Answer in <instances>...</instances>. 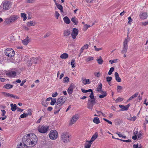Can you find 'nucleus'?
Instances as JSON below:
<instances>
[{
  "label": "nucleus",
  "mask_w": 148,
  "mask_h": 148,
  "mask_svg": "<svg viewBox=\"0 0 148 148\" xmlns=\"http://www.w3.org/2000/svg\"><path fill=\"white\" fill-rule=\"evenodd\" d=\"M23 141L24 143L27 147H33L36 144L37 138L34 134H28L25 135L23 138Z\"/></svg>",
  "instance_id": "f257e3e1"
},
{
  "label": "nucleus",
  "mask_w": 148,
  "mask_h": 148,
  "mask_svg": "<svg viewBox=\"0 0 148 148\" xmlns=\"http://www.w3.org/2000/svg\"><path fill=\"white\" fill-rule=\"evenodd\" d=\"M130 40V38L128 36L123 42V47L121 51L122 53H125L127 52L128 49V43Z\"/></svg>",
  "instance_id": "f03ea898"
},
{
  "label": "nucleus",
  "mask_w": 148,
  "mask_h": 148,
  "mask_svg": "<svg viewBox=\"0 0 148 148\" xmlns=\"http://www.w3.org/2000/svg\"><path fill=\"white\" fill-rule=\"evenodd\" d=\"M18 18V16L17 15H13L10 16L9 18L5 19L4 22L7 24H10L13 23L16 21Z\"/></svg>",
  "instance_id": "7ed1b4c3"
},
{
  "label": "nucleus",
  "mask_w": 148,
  "mask_h": 148,
  "mask_svg": "<svg viewBox=\"0 0 148 148\" xmlns=\"http://www.w3.org/2000/svg\"><path fill=\"white\" fill-rule=\"evenodd\" d=\"M69 136L66 132H63L61 135V139L64 143H66L69 141Z\"/></svg>",
  "instance_id": "20e7f679"
},
{
  "label": "nucleus",
  "mask_w": 148,
  "mask_h": 148,
  "mask_svg": "<svg viewBox=\"0 0 148 148\" xmlns=\"http://www.w3.org/2000/svg\"><path fill=\"white\" fill-rule=\"evenodd\" d=\"M5 54L9 57H12L15 54L14 51L11 48H8L5 51Z\"/></svg>",
  "instance_id": "39448f33"
},
{
  "label": "nucleus",
  "mask_w": 148,
  "mask_h": 148,
  "mask_svg": "<svg viewBox=\"0 0 148 148\" xmlns=\"http://www.w3.org/2000/svg\"><path fill=\"white\" fill-rule=\"evenodd\" d=\"M12 2L9 1L3 2L2 5L3 8L5 10H8L11 7Z\"/></svg>",
  "instance_id": "423d86ee"
},
{
  "label": "nucleus",
  "mask_w": 148,
  "mask_h": 148,
  "mask_svg": "<svg viewBox=\"0 0 148 148\" xmlns=\"http://www.w3.org/2000/svg\"><path fill=\"white\" fill-rule=\"evenodd\" d=\"M49 136L52 140H55L56 139L58 136V133L57 132L56 130H52L51 131L49 134Z\"/></svg>",
  "instance_id": "0eeeda50"
},
{
  "label": "nucleus",
  "mask_w": 148,
  "mask_h": 148,
  "mask_svg": "<svg viewBox=\"0 0 148 148\" xmlns=\"http://www.w3.org/2000/svg\"><path fill=\"white\" fill-rule=\"evenodd\" d=\"M49 127V126L45 127L43 125L40 126L38 128V130L40 133H45L47 132Z\"/></svg>",
  "instance_id": "6e6552de"
},
{
  "label": "nucleus",
  "mask_w": 148,
  "mask_h": 148,
  "mask_svg": "<svg viewBox=\"0 0 148 148\" xmlns=\"http://www.w3.org/2000/svg\"><path fill=\"white\" fill-rule=\"evenodd\" d=\"M96 99L90 100L89 99L88 100L87 107L88 108L92 110L93 106L96 103Z\"/></svg>",
  "instance_id": "1a4fd4ad"
},
{
  "label": "nucleus",
  "mask_w": 148,
  "mask_h": 148,
  "mask_svg": "<svg viewBox=\"0 0 148 148\" xmlns=\"http://www.w3.org/2000/svg\"><path fill=\"white\" fill-rule=\"evenodd\" d=\"M78 30L77 29L74 28L73 29L71 32V36L73 39H75L77 36L78 35Z\"/></svg>",
  "instance_id": "9d476101"
},
{
  "label": "nucleus",
  "mask_w": 148,
  "mask_h": 148,
  "mask_svg": "<svg viewBox=\"0 0 148 148\" xmlns=\"http://www.w3.org/2000/svg\"><path fill=\"white\" fill-rule=\"evenodd\" d=\"M79 119V116L78 114H75L73 116L71 120L70 124L72 125L75 123Z\"/></svg>",
  "instance_id": "9b49d317"
},
{
  "label": "nucleus",
  "mask_w": 148,
  "mask_h": 148,
  "mask_svg": "<svg viewBox=\"0 0 148 148\" xmlns=\"http://www.w3.org/2000/svg\"><path fill=\"white\" fill-rule=\"evenodd\" d=\"M66 101V98L63 97H61L60 98L58 99L56 103L62 105Z\"/></svg>",
  "instance_id": "f8f14e48"
},
{
  "label": "nucleus",
  "mask_w": 148,
  "mask_h": 148,
  "mask_svg": "<svg viewBox=\"0 0 148 148\" xmlns=\"http://www.w3.org/2000/svg\"><path fill=\"white\" fill-rule=\"evenodd\" d=\"M148 15L147 12H141L139 15L140 18L143 20L146 19Z\"/></svg>",
  "instance_id": "ddd939ff"
},
{
  "label": "nucleus",
  "mask_w": 148,
  "mask_h": 148,
  "mask_svg": "<svg viewBox=\"0 0 148 148\" xmlns=\"http://www.w3.org/2000/svg\"><path fill=\"white\" fill-rule=\"evenodd\" d=\"M130 106V104H129L125 106L123 105H120L119 106V108L121 109V110H127L128 109L129 107Z\"/></svg>",
  "instance_id": "4468645a"
},
{
  "label": "nucleus",
  "mask_w": 148,
  "mask_h": 148,
  "mask_svg": "<svg viewBox=\"0 0 148 148\" xmlns=\"http://www.w3.org/2000/svg\"><path fill=\"white\" fill-rule=\"evenodd\" d=\"M74 85L73 84H71L68 90V92L69 94H71L73 92V89L74 88Z\"/></svg>",
  "instance_id": "2eb2a0df"
},
{
  "label": "nucleus",
  "mask_w": 148,
  "mask_h": 148,
  "mask_svg": "<svg viewBox=\"0 0 148 148\" xmlns=\"http://www.w3.org/2000/svg\"><path fill=\"white\" fill-rule=\"evenodd\" d=\"M98 134L97 133H95L94 134L91 138L90 140L89 141V143H91L94 141L97 137Z\"/></svg>",
  "instance_id": "dca6fc26"
},
{
  "label": "nucleus",
  "mask_w": 148,
  "mask_h": 148,
  "mask_svg": "<svg viewBox=\"0 0 148 148\" xmlns=\"http://www.w3.org/2000/svg\"><path fill=\"white\" fill-rule=\"evenodd\" d=\"M115 79L116 81L118 82H120L121 81V79L119 76V75L118 73L115 72L114 73Z\"/></svg>",
  "instance_id": "f3484780"
},
{
  "label": "nucleus",
  "mask_w": 148,
  "mask_h": 148,
  "mask_svg": "<svg viewBox=\"0 0 148 148\" xmlns=\"http://www.w3.org/2000/svg\"><path fill=\"white\" fill-rule=\"evenodd\" d=\"M7 75L10 77H14L16 75V73L15 71H11L7 73Z\"/></svg>",
  "instance_id": "a211bd4d"
},
{
  "label": "nucleus",
  "mask_w": 148,
  "mask_h": 148,
  "mask_svg": "<svg viewBox=\"0 0 148 148\" xmlns=\"http://www.w3.org/2000/svg\"><path fill=\"white\" fill-rule=\"evenodd\" d=\"M29 37L28 36L26 38L22 40V43H23L25 45H27L29 43Z\"/></svg>",
  "instance_id": "6ab92c4d"
},
{
  "label": "nucleus",
  "mask_w": 148,
  "mask_h": 148,
  "mask_svg": "<svg viewBox=\"0 0 148 148\" xmlns=\"http://www.w3.org/2000/svg\"><path fill=\"white\" fill-rule=\"evenodd\" d=\"M64 22L67 24H69L70 23V20L67 16H65L63 18Z\"/></svg>",
  "instance_id": "aec40b11"
},
{
  "label": "nucleus",
  "mask_w": 148,
  "mask_h": 148,
  "mask_svg": "<svg viewBox=\"0 0 148 148\" xmlns=\"http://www.w3.org/2000/svg\"><path fill=\"white\" fill-rule=\"evenodd\" d=\"M82 83L86 85V84H89L90 83V81L89 79H83V78H82Z\"/></svg>",
  "instance_id": "412c9836"
},
{
  "label": "nucleus",
  "mask_w": 148,
  "mask_h": 148,
  "mask_svg": "<svg viewBox=\"0 0 148 148\" xmlns=\"http://www.w3.org/2000/svg\"><path fill=\"white\" fill-rule=\"evenodd\" d=\"M71 21L75 25H77L78 22L77 18L75 17L72 18L71 19Z\"/></svg>",
  "instance_id": "4be33fe9"
},
{
  "label": "nucleus",
  "mask_w": 148,
  "mask_h": 148,
  "mask_svg": "<svg viewBox=\"0 0 148 148\" xmlns=\"http://www.w3.org/2000/svg\"><path fill=\"white\" fill-rule=\"evenodd\" d=\"M56 5L57 8L60 10L61 12H63V8L62 5L58 3H56Z\"/></svg>",
  "instance_id": "5701e85b"
},
{
  "label": "nucleus",
  "mask_w": 148,
  "mask_h": 148,
  "mask_svg": "<svg viewBox=\"0 0 148 148\" xmlns=\"http://www.w3.org/2000/svg\"><path fill=\"white\" fill-rule=\"evenodd\" d=\"M68 54L66 53H64L60 55V58L62 59H66L68 57Z\"/></svg>",
  "instance_id": "b1692460"
},
{
  "label": "nucleus",
  "mask_w": 148,
  "mask_h": 148,
  "mask_svg": "<svg viewBox=\"0 0 148 148\" xmlns=\"http://www.w3.org/2000/svg\"><path fill=\"white\" fill-rule=\"evenodd\" d=\"M71 34L70 31L69 30L67 29L65 30L64 32V36H69Z\"/></svg>",
  "instance_id": "393cba45"
},
{
  "label": "nucleus",
  "mask_w": 148,
  "mask_h": 148,
  "mask_svg": "<svg viewBox=\"0 0 148 148\" xmlns=\"http://www.w3.org/2000/svg\"><path fill=\"white\" fill-rule=\"evenodd\" d=\"M101 92V93L102 95L99 96V97L100 98H103L106 96L107 94L106 91H102Z\"/></svg>",
  "instance_id": "a878e982"
},
{
  "label": "nucleus",
  "mask_w": 148,
  "mask_h": 148,
  "mask_svg": "<svg viewBox=\"0 0 148 148\" xmlns=\"http://www.w3.org/2000/svg\"><path fill=\"white\" fill-rule=\"evenodd\" d=\"M89 45L88 44L84 45L83 47H82L81 49V53H82L83 52V50L86 49H87L88 48Z\"/></svg>",
  "instance_id": "bb28decb"
},
{
  "label": "nucleus",
  "mask_w": 148,
  "mask_h": 148,
  "mask_svg": "<svg viewBox=\"0 0 148 148\" xmlns=\"http://www.w3.org/2000/svg\"><path fill=\"white\" fill-rule=\"evenodd\" d=\"M27 25L28 27H30L32 26H34L36 25V23L33 21H32L27 22Z\"/></svg>",
  "instance_id": "cd10ccee"
},
{
  "label": "nucleus",
  "mask_w": 148,
  "mask_h": 148,
  "mask_svg": "<svg viewBox=\"0 0 148 148\" xmlns=\"http://www.w3.org/2000/svg\"><path fill=\"white\" fill-rule=\"evenodd\" d=\"M102 89V85L100 83L98 87L97 88V90L99 92H100L103 91Z\"/></svg>",
  "instance_id": "c85d7f7f"
},
{
  "label": "nucleus",
  "mask_w": 148,
  "mask_h": 148,
  "mask_svg": "<svg viewBox=\"0 0 148 148\" xmlns=\"http://www.w3.org/2000/svg\"><path fill=\"white\" fill-rule=\"evenodd\" d=\"M10 106L11 107V109L13 111H14L15 110L17 109V106L16 104H11Z\"/></svg>",
  "instance_id": "c756f323"
},
{
  "label": "nucleus",
  "mask_w": 148,
  "mask_h": 148,
  "mask_svg": "<svg viewBox=\"0 0 148 148\" xmlns=\"http://www.w3.org/2000/svg\"><path fill=\"white\" fill-rule=\"evenodd\" d=\"M21 17L23 19V21H25L27 19V14L24 13H22L21 14Z\"/></svg>",
  "instance_id": "7c9ffc66"
},
{
  "label": "nucleus",
  "mask_w": 148,
  "mask_h": 148,
  "mask_svg": "<svg viewBox=\"0 0 148 148\" xmlns=\"http://www.w3.org/2000/svg\"><path fill=\"white\" fill-rule=\"evenodd\" d=\"M93 121L97 124H98L100 123L99 119L98 117L95 118L93 119Z\"/></svg>",
  "instance_id": "2f4dec72"
},
{
  "label": "nucleus",
  "mask_w": 148,
  "mask_h": 148,
  "mask_svg": "<svg viewBox=\"0 0 148 148\" xmlns=\"http://www.w3.org/2000/svg\"><path fill=\"white\" fill-rule=\"evenodd\" d=\"M3 94L4 95L5 97H13V95L10 94L9 93L3 92Z\"/></svg>",
  "instance_id": "473e14b6"
},
{
  "label": "nucleus",
  "mask_w": 148,
  "mask_h": 148,
  "mask_svg": "<svg viewBox=\"0 0 148 148\" xmlns=\"http://www.w3.org/2000/svg\"><path fill=\"white\" fill-rule=\"evenodd\" d=\"M13 86L12 85L7 84L4 85L3 87L7 89H9L11 88Z\"/></svg>",
  "instance_id": "72a5a7b5"
},
{
  "label": "nucleus",
  "mask_w": 148,
  "mask_h": 148,
  "mask_svg": "<svg viewBox=\"0 0 148 148\" xmlns=\"http://www.w3.org/2000/svg\"><path fill=\"white\" fill-rule=\"evenodd\" d=\"M27 146L25 144L23 145L22 143H21L19 145H17V148H27Z\"/></svg>",
  "instance_id": "f704fd0d"
},
{
  "label": "nucleus",
  "mask_w": 148,
  "mask_h": 148,
  "mask_svg": "<svg viewBox=\"0 0 148 148\" xmlns=\"http://www.w3.org/2000/svg\"><path fill=\"white\" fill-rule=\"evenodd\" d=\"M31 61L32 63L36 64L37 62V59L34 58H31Z\"/></svg>",
  "instance_id": "c9c22d12"
},
{
  "label": "nucleus",
  "mask_w": 148,
  "mask_h": 148,
  "mask_svg": "<svg viewBox=\"0 0 148 148\" xmlns=\"http://www.w3.org/2000/svg\"><path fill=\"white\" fill-rule=\"evenodd\" d=\"M56 100L55 98H52V99L51 100V101L50 103V104L51 105H54V104L56 103Z\"/></svg>",
  "instance_id": "e433bc0d"
},
{
  "label": "nucleus",
  "mask_w": 148,
  "mask_h": 148,
  "mask_svg": "<svg viewBox=\"0 0 148 148\" xmlns=\"http://www.w3.org/2000/svg\"><path fill=\"white\" fill-rule=\"evenodd\" d=\"M69 81V79L68 77H65L64 78L63 80V83H68Z\"/></svg>",
  "instance_id": "4c0bfd02"
},
{
  "label": "nucleus",
  "mask_w": 148,
  "mask_h": 148,
  "mask_svg": "<svg viewBox=\"0 0 148 148\" xmlns=\"http://www.w3.org/2000/svg\"><path fill=\"white\" fill-rule=\"evenodd\" d=\"M122 89V87L120 86H117V90L118 92H121V90Z\"/></svg>",
  "instance_id": "58836bf2"
},
{
  "label": "nucleus",
  "mask_w": 148,
  "mask_h": 148,
  "mask_svg": "<svg viewBox=\"0 0 148 148\" xmlns=\"http://www.w3.org/2000/svg\"><path fill=\"white\" fill-rule=\"evenodd\" d=\"M138 92H136L134 95H132V96H131L130 97V99H133L135 98V97H136L138 96Z\"/></svg>",
  "instance_id": "ea45409f"
},
{
  "label": "nucleus",
  "mask_w": 148,
  "mask_h": 148,
  "mask_svg": "<svg viewBox=\"0 0 148 148\" xmlns=\"http://www.w3.org/2000/svg\"><path fill=\"white\" fill-rule=\"evenodd\" d=\"M91 92V94L89 96L91 98V99L90 100H94L95 99V98L94 96L93 95V93L92 90V91H90Z\"/></svg>",
  "instance_id": "a19ab883"
},
{
  "label": "nucleus",
  "mask_w": 148,
  "mask_h": 148,
  "mask_svg": "<svg viewBox=\"0 0 148 148\" xmlns=\"http://www.w3.org/2000/svg\"><path fill=\"white\" fill-rule=\"evenodd\" d=\"M117 140H120L121 141H122L124 142H125L127 143H130L132 142V140H122V139H121L119 138H117Z\"/></svg>",
  "instance_id": "79ce46f5"
},
{
  "label": "nucleus",
  "mask_w": 148,
  "mask_h": 148,
  "mask_svg": "<svg viewBox=\"0 0 148 148\" xmlns=\"http://www.w3.org/2000/svg\"><path fill=\"white\" fill-rule=\"evenodd\" d=\"M75 61L74 59H72L71 60V64L72 68H74L75 67Z\"/></svg>",
  "instance_id": "37998d69"
},
{
  "label": "nucleus",
  "mask_w": 148,
  "mask_h": 148,
  "mask_svg": "<svg viewBox=\"0 0 148 148\" xmlns=\"http://www.w3.org/2000/svg\"><path fill=\"white\" fill-rule=\"evenodd\" d=\"M83 93H86L90 91H92V90L91 89H89L88 90H85L84 89H81Z\"/></svg>",
  "instance_id": "c03bdc74"
},
{
  "label": "nucleus",
  "mask_w": 148,
  "mask_h": 148,
  "mask_svg": "<svg viewBox=\"0 0 148 148\" xmlns=\"http://www.w3.org/2000/svg\"><path fill=\"white\" fill-rule=\"evenodd\" d=\"M123 99V98H121L119 97L115 100V102L116 103H118L119 102L122 101Z\"/></svg>",
  "instance_id": "a18cd8bd"
},
{
  "label": "nucleus",
  "mask_w": 148,
  "mask_h": 148,
  "mask_svg": "<svg viewBox=\"0 0 148 148\" xmlns=\"http://www.w3.org/2000/svg\"><path fill=\"white\" fill-rule=\"evenodd\" d=\"M114 68H113V67H111L110 68V69L108 72V75H111L112 74V72L114 71Z\"/></svg>",
  "instance_id": "49530a36"
},
{
  "label": "nucleus",
  "mask_w": 148,
  "mask_h": 148,
  "mask_svg": "<svg viewBox=\"0 0 148 148\" xmlns=\"http://www.w3.org/2000/svg\"><path fill=\"white\" fill-rule=\"evenodd\" d=\"M61 106V105L57 103L56 102V106L55 107V110H58L59 109H60V107Z\"/></svg>",
  "instance_id": "de8ad7c7"
},
{
  "label": "nucleus",
  "mask_w": 148,
  "mask_h": 148,
  "mask_svg": "<svg viewBox=\"0 0 148 148\" xmlns=\"http://www.w3.org/2000/svg\"><path fill=\"white\" fill-rule=\"evenodd\" d=\"M112 78L111 77H106V80L108 84H110V82L111 81Z\"/></svg>",
  "instance_id": "09e8293b"
},
{
  "label": "nucleus",
  "mask_w": 148,
  "mask_h": 148,
  "mask_svg": "<svg viewBox=\"0 0 148 148\" xmlns=\"http://www.w3.org/2000/svg\"><path fill=\"white\" fill-rule=\"evenodd\" d=\"M97 61L98 64H102L103 62V61L102 59H98Z\"/></svg>",
  "instance_id": "8fccbe9b"
},
{
  "label": "nucleus",
  "mask_w": 148,
  "mask_h": 148,
  "mask_svg": "<svg viewBox=\"0 0 148 148\" xmlns=\"http://www.w3.org/2000/svg\"><path fill=\"white\" fill-rule=\"evenodd\" d=\"M27 116V114L25 113H23V114H21L20 116V117L21 118H25Z\"/></svg>",
  "instance_id": "3c124183"
},
{
  "label": "nucleus",
  "mask_w": 148,
  "mask_h": 148,
  "mask_svg": "<svg viewBox=\"0 0 148 148\" xmlns=\"http://www.w3.org/2000/svg\"><path fill=\"white\" fill-rule=\"evenodd\" d=\"M60 15V14L57 11H55V16L56 18V19H58V18L59 17V16Z\"/></svg>",
  "instance_id": "603ef678"
},
{
  "label": "nucleus",
  "mask_w": 148,
  "mask_h": 148,
  "mask_svg": "<svg viewBox=\"0 0 148 148\" xmlns=\"http://www.w3.org/2000/svg\"><path fill=\"white\" fill-rule=\"evenodd\" d=\"M128 19L129 20V21L128 22V24L131 25V22L132 21V19L131 18L130 16H129L128 18Z\"/></svg>",
  "instance_id": "864d4df0"
},
{
  "label": "nucleus",
  "mask_w": 148,
  "mask_h": 148,
  "mask_svg": "<svg viewBox=\"0 0 148 148\" xmlns=\"http://www.w3.org/2000/svg\"><path fill=\"white\" fill-rule=\"evenodd\" d=\"M94 75L95 76L97 77H99L100 75V74L99 72H95L94 73Z\"/></svg>",
  "instance_id": "5fc2aeb1"
},
{
  "label": "nucleus",
  "mask_w": 148,
  "mask_h": 148,
  "mask_svg": "<svg viewBox=\"0 0 148 148\" xmlns=\"http://www.w3.org/2000/svg\"><path fill=\"white\" fill-rule=\"evenodd\" d=\"M90 27V25H89L86 24V25H84V29H85V30H86L88 27Z\"/></svg>",
  "instance_id": "6e6d98bb"
},
{
  "label": "nucleus",
  "mask_w": 148,
  "mask_h": 148,
  "mask_svg": "<svg viewBox=\"0 0 148 148\" xmlns=\"http://www.w3.org/2000/svg\"><path fill=\"white\" fill-rule=\"evenodd\" d=\"M93 60V58L92 57H89L86 59V62H89L90 61L92 60Z\"/></svg>",
  "instance_id": "4d7b16f0"
},
{
  "label": "nucleus",
  "mask_w": 148,
  "mask_h": 148,
  "mask_svg": "<svg viewBox=\"0 0 148 148\" xmlns=\"http://www.w3.org/2000/svg\"><path fill=\"white\" fill-rule=\"evenodd\" d=\"M136 116H134L132 117L130 119H129V120L132 121H134L136 120Z\"/></svg>",
  "instance_id": "13d9d810"
},
{
  "label": "nucleus",
  "mask_w": 148,
  "mask_h": 148,
  "mask_svg": "<svg viewBox=\"0 0 148 148\" xmlns=\"http://www.w3.org/2000/svg\"><path fill=\"white\" fill-rule=\"evenodd\" d=\"M103 120H104L105 121H106L108 123L112 125V123L111 121L108 120H107L105 118H103Z\"/></svg>",
  "instance_id": "bf43d9fd"
},
{
  "label": "nucleus",
  "mask_w": 148,
  "mask_h": 148,
  "mask_svg": "<svg viewBox=\"0 0 148 148\" xmlns=\"http://www.w3.org/2000/svg\"><path fill=\"white\" fill-rule=\"evenodd\" d=\"M117 60V59H115V60H110L109 61V62H110L111 64H112L113 63H116V62Z\"/></svg>",
  "instance_id": "052dcab7"
},
{
  "label": "nucleus",
  "mask_w": 148,
  "mask_h": 148,
  "mask_svg": "<svg viewBox=\"0 0 148 148\" xmlns=\"http://www.w3.org/2000/svg\"><path fill=\"white\" fill-rule=\"evenodd\" d=\"M91 145V143H89L87 145L85 146V148H90Z\"/></svg>",
  "instance_id": "680f3d73"
},
{
  "label": "nucleus",
  "mask_w": 148,
  "mask_h": 148,
  "mask_svg": "<svg viewBox=\"0 0 148 148\" xmlns=\"http://www.w3.org/2000/svg\"><path fill=\"white\" fill-rule=\"evenodd\" d=\"M26 114H27V116L28 115H31L32 114L31 112V110H29L28 111L27 113H26Z\"/></svg>",
  "instance_id": "e2e57ef3"
},
{
  "label": "nucleus",
  "mask_w": 148,
  "mask_h": 148,
  "mask_svg": "<svg viewBox=\"0 0 148 148\" xmlns=\"http://www.w3.org/2000/svg\"><path fill=\"white\" fill-rule=\"evenodd\" d=\"M51 34L50 32H48L46 33V34L44 36V38H46L49 36Z\"/></svg>",
  "instance_id": "0e129e2a"
},
{
  "label": "nucleus",
  "mask_w": 148,
  "mask_h": 148,
  "mask_svg": "<svg viewBox=\"0 0 148 148\" xmlns=\"http://www.w3.org/2000/svg\"><path fill=\"white\" fill-rule=\"evenodd\" d=\"M58 95V93L57 92H56L55 93H53L52 94V96L53 97H56Z\"/></svg>",
  "instance_id": "69168bd1"
},
{
  "label": "nucleus",
  "mask_w": 148,
  "mask_h": 148,
  "mask_svg": "<svg viewBox=\"0 0 148 148\" xmlns=\"http://www.w3.org/2000/svg\"><path fill=\"white\" fill-rule=\"evenodd\" d=\"M1 111L2 112V115L3 116H5V114L6 113V111L4 110H1Z\"/></svg>",
  "instance_id": "338daca9"
},
{
  "label": "nucleus",
  "mask_w": 148,
  "mask_h": 148,
  "mask_svg": "<svg viewBox=\"0 0 148 148\" xmlns=\"http://www.w3.org/2000/svg\"><path fill=\"white\" fill-rule=\"evenodd\" d=\"M142 24L143 25L146 26L148 24V21L144 22H142Z\"/></svg>",
  "instance_id": "774afa93"
}]
</instances>
